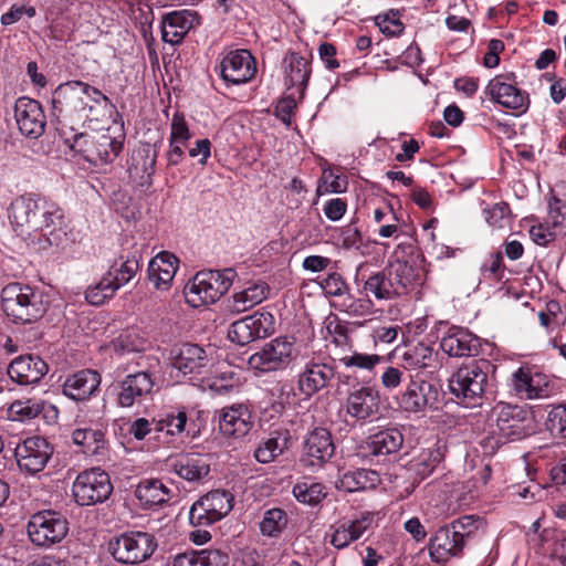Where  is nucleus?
Instances as JSON below:
<instances>
[{"instance_id": "nucleus-38", "label": "nucleus", "mask_w": 566, "mask_h": 566, "mask_svg": "<svg viewBox=\"0 0 566 566\" xmlns=\"http://www.w3.org/2000/svg\"><path fill=\"white\" fill-rule=\"evenodd\" d=\"M179 268L178 258L167 251L149 261L148 279L157 290H168Z\"/></svg>"}, {"instance_id": "nucleus-3", "label": "nucleus", "mask_w": 566, "mask_h": 566, "mask_svg": "<svg viewBox=\"0 0 566 566\" xmlns=\"http://www.w3.org/2000/svg\"><path fill=\"white\" fill-rule=\"evenodd\" d=\"M491 367L490 361L485 359L461 366L449 379L451 394L465 406L480 405L489 384Z\"/></svg>"}, {"instance_id": "nucleus-32", "label": "nucleus", "mask_w": 566, "mask_h": 566, "mask_svg": "<svg viewBox=\"0 0 566 566\" xmlns=\"http://www.w3.org/2000/svg\"><path fill=\"white\" fill-rule=\"evenodd\" d=\"M441 349L450 357H469L479 353V338L462 327H450L440 342Z\"/></svg>"}, {"instance_id": "nucleus-25", "label": "nucleus", "mask_w": 566, "mask_h": 566, "mask_svg": "<svg viewBox=\"0 0 566 566\" xmlns=\"http://www.w3.org/2000/svg\"><path fill=\"white\" fill-rule=\"evenodd\" d=\"M154 385V377L148 371L128 374L119 382L118 405L123 408H129L135 403H140L144 398L151 394Z\"/></svg>"}, {"instance_id": "nucleus-14", "label": "nucleus", "mask_w": 566, "mask_h": 566, "mask_svg": "<svg viewBox=\"0 0 566 566\" xmlns=\"http://www.w3.org/2000/svg\"><path fill=\"white\" fill-rule=\"evenodd\" d=\"M375 526V514L364 511L353 517H345L331 526L329 544L336 549H344L358 541Z\"/></svg>"}, {"instance_id": "nucleus-6", "label": "nucleus", "mask_w": 566, "mask_h": 566, "mask_svg": "<svg viewBox=\"0 0 566 566\" xmlns=\"http://www.w3.org/2000/svg\"><path fill=\"white\" fill-rule=\"evenodd\" d=\"M298 356V349L293 337L281 336L273 338L252 354L248 359L251 369L259 373H271L286 369Z\"/></svg>"}, {"instance_id": "nucleus-2", "label": "nucleus", "mask_w": 566, "mask_h": 566, "mask_svg": "<svg viewBox=\"0 0 566 566\" xmlns=\"http://www.w3.org/2000/svg\"><path fill=\"white\" fill-rule=\"evenodd\" d=\"M1 307L14 324H32L43 317L48 310L42 292L34 287L13 282L1 291Z\"/></svg>"}, {"instance_id": "nucleus-26", "label": "nucleus", "mask_w": 566, "mask_h": 566, "mask_svg": "<svg viewBox=\"0 0 566 566\" xmlns=\"http://www.w3.org/2000/svg\"><path fill=\"white\" fill-rule=\"evenodd\" d=\"M439 391L426 380H410L406 390L398 397V405L408 412H419L438 402Z\"/></svg>"}, {"instance_id": "nucleus-39", "label": "nucleus", "mask_w": 566, "mask_h": 566, "mask_svg": "<svg viewBox=\"0 0 566 566\" xmlns=\"http://www.w3.org/2000/svg\"><path fill=\"white\" fill-rule=\"evenodd\" d=\"M270 286L263 281L248 282L231 296L230 310L234 313L245 312L261 304L269 297Z\"/></svg>"}, {"instance_id": "nucleus-40", "label": "nucleus", "mask_w": 566, "mask_h": 566, "mask_svg": "<svg viewBox=\"0 0 566 566\" xmlns=\"http://www.w3.org/2000/svg\"><path fill=\"white\" fill-rule=\"evenodd\" d=\"M403 446V434L397 428H387L380 430L366 441V449L369 454L375 457H386L396 454Z\"/></svg>"}, {"instance_id": "nucleus-41", "label": "nucleus", "mask_w": 566, "mask_h": 566, "mask_svg": "<svg viewBox=\"0 0 566 566\" xmlns=\"http://www.w3.org/2000/svg\"><path fill=\"white\" fill-rule=\"evenodd\" d=\"M229 554L221 549L188 551L172 559V566H228Z\"/></svg>"}, {"instance_id": "nucleus-18", "label": "nucleus", "mask_w": 566, "mask_h": 566, "mask_svg": "<svg viewBox=\"0 0 566 566\" xmlns=\"http://www.w3.org/2000/svg\"><path fill=\"white\" fill-rule=\"evenodd\" d=\"M485 93L501 106L517 115L524 114L530 106L528 94L516 86L509 75H497L489 81Z\"/></svg>"}, {"instance_id": "nucleus-64", "label": "nucleus", "mask_w": 566, "mask_h": 566, "mask_svg": "<svg viewBox=\"0 0 566 566\" xmlns=\"http://www.w3.org/2000/svg\"><path fill=\"white\" fill-rule=\"evenodd\" d=\"M406 369L398 366H387L380 375V384L386 390L397 389L405 380Z\"/></svg>"}, {"instance_id": "nucleus-1", "label": "nucleus", "mask_w": 566, "mask_h": 566, "mask_svg": "<svg viewBox=\"0 0 566 566\" xmlns=\"http://www.w3.org/2000/svg\"><path fill=\"white\" fill-rule=\"evenodd\" d=\"M8 218L13 231L24 238L43 235L50 244L55 241V230L63 223V212L45 199L25 193L10 203Z\"/></svg>"}, {"instance_id": "nucleus-20", "label": "nucleus", "mask_w": 566, "mask_h": 566, "mask_svg": "<svg viewBox=\"0 0 566 566\" xmlns=\"http://www.w3.org/2000/svg\"><path fill=\"white\" fill-rule=\"evenodd\" d=\"M219 67L222 80L231 85L245 84L256 73L255 60L248 50L228 52L222 57Z\"/></svg>"}, {"instance_id": "nucleus-49", "label": "nucleus", "mask_w": 566, "mask_h": 566, "mask_svg": "<svg viewBox=\"0 0 566 566\" xmlns=\"http://www.w3.org/2000/svg\"><path fill=\"white\" fill-rule=\"evenodd\" d=\"M138 270L139 263L136 258L133 256L126 260L120 258L119 260L114 261L104 275L108 277L117 291L127 284L136 275Z\"/></svg>"}, {"instance_id": "nucleus-42", "label": "nucleus", "mask_w": 566, "mask_h": 566, "mask_svg": "<svg viewBox=\"0 0 566 566\" xmlns=\"http://www.w3.org/2000/svg\"><path fill=\"white\" fill-rule=\"evenodd\" d=\"M285 83L289 87H297L304 91L311 75L310 62L306 57L291 52L283 60Z\"/></svg>"}, {"instance_id": "nucleus-9", "label": "nucleus", "mask_w": 566, "mask_h": 566, "mask_svg": "<svg viewBox=\"0 0 566 566\" xmlns=\"http://www.w3.org/2000/svg\"><path fill=\"white\" fill-rule=\"evenodd\" d=\"M490 420L500 434L511 440H518L532 429V415L523 406L497 402L491 410Z\"/></svg>"}, {"instance_id": "nucleus-37", "label": "nucleus", "mask_w": 566, "mask_h": 566, "mask_svg": "<svg viewBox=\"0 0 566 566\" xmlns=\"http://www.w3.org/2000/svg\"><path fill=\"white\" fill-rule=\"evenodd\" d=\"M101 384V376L92 369H83L69 376L63 384V395L75 400L88 399Z\"/></svg>"}, {"instance_id": "nucleus-61", "label": "nucleus", "mask_w": 566, "mask_h": 566, "mask_svg": "<svg viewBox=\"0 0 566 566\" xmlns=\"http://www.w3.org/2000/svg\"><path fill=\"white\" fill-rule=\"evenodd\" d=\"M546 427L552 433L566 439V406H556L548 412Z\"/></svg>"}, {"instance_id": "nucleus-33", "label": "nucleus", "mask_w": 566, "mask_h": 566, "mask_svg": "<svg viewBox=\"0 0 566 566\" xmlns=\"http://www.w3.org/2000/svg\"><path fill=\"white\" fill-rule=\"evenodd\" d=\"M169 471L188 482H201L210 473V461L201 454H181L167 461Z\"/></svg>"}, {"instance_id": "nucleus-58", "label": "nucleus", "mask_w": 566, "mask_h": 566, "mask_svg": "<svg viewBox=\"0 0 566 566\" xmlns=\"http://www.w3.org/2000/svg\"><path fill=\"white\" fill-rule=\"evenodd\" d=\"M546 222L559 233H566V200L552 197L548 203Z\"/></svg>"}, {"instance_id": "nucleus-51", "label": "nucleus", "mask_w": 566, "mask_h": 566, "mask_svg": "<svg viewBox=\"0 0 566 566\" xmlns=\"http://www.w3.org/2000/svg\"><path fill=\"white\" fill-rule=\"evenodd\" d=\"M294 497L303 504L317 505L326 496L325 486L319 482L304 480L293 486Z\"/></svg>"}, {"instance_id": "nucleus-28", "label": "nucleus", "mask_w": 566, "mask_h": 566, "mask_svg": "<svg viewBox=\"0 0 566 566\" xmlns=\"http://www.w3.org/2000/svg\"><path fill=\"white\" fill-rule=\"evenodd\" d=\"M511 386L517 397L532 400L545 398L549 395V385L546 376L532 373L528 368L520 367L512 375Z\"/></svg>"}, {"instance_id": "nucleus-13", "label": "nucleus", "mask_w": 566, "mask_h": 566, "mask_svg": "<svg viewBox=\"0 0 566 566\" xmlns=\"http://www.w3.org/2000/svg\"><path fill=\"white\" fill-rule=\"evenodd\" d=\"M332 433L322 427L313 429L304 441L301 464L311 472L322 469L334 455Z\"/></svg>"}, {"instance_id": "nucleus-31", "label": "nucleus", "mask_w": 566, "mask_h": 566, "mask_svg": "<svg viewBox=\"0 0 566 566\" xmlns=\"http://www.w3.org/2000/svg\"><path fill=\"white\" fill-rule=\"evenodd\" d=\"M252 413L244 403L224 407L219 415V429L228 437H244L252 428Z\"/></svg>"}, {"instance_id": "nucleus-43", "label": "nucleus", "mask_w": 566, "mask_h": 566, "mask_svg": "<svg viewBox=\"0 0 566 566\" xmlns=\"http://www.w3.org/2000/svg\"><path fill=\"white\" fill-rule=\"evenodd\" d=\"M380 479L376 471L356 469L344 473L336 482V488L346 492H359L377 486Z\"/></svg>"}, {"instance_id": "nucleus-19", "label": "nucleus", "mask_w": 566, "mask_h": 566, "mask_svg": "<svg viewBox=\"0 0 566 566\" xmlns=\"http://www.w3.org/2000/svg\"><path fill=\"white\" fill-rule=\"evenodd\" d=\"M14 118L20 133L36 139L45 130L46 117L42 105L30 97L21 96L14 103Z\"/></svg>"}, {"instance_id": "nucleus-5", "label": "nucleus", "mask_w": 566, "mask_h": 566, "mask_svg": "<svg viewBox=\"0 0 566 566\" xmlns=\"http://www.w3.org/2000/svg\"><path fill=\"white\" fill-rule=\"evenodd\" d=\"M234 276L233 269L198 272L186 287L187 303L192 307L216 303L231 287Z\"/></svg>"}, {"instance_id": "nucleus-52", "label": "nucleus", "mask_w": 566, "mask_h": 566, "mask_svg": "<svg viewBox=\"0 0 566 566\" xmlns=\"http://www.w3.org/2000/svg\"><path fill=\"white\" fill-rule=\"evenodd\" d=\"M44 405L38 399H24L13 401L9 409V417L14 421H28L34 419L43 411Z\"/></svg>"}, {"instance_id": "nucleus-10", "label": "nucleus", "mask_w": 566, "mask_h": 566, "mask_svg": "<svg viewBox=\"0 0 566 566\" xmlns=\"http://www.w3.org/2000/svg\"><path fill=\"white\" fill-rule=\"evenodd\" d=\"M112 491L109 475L95 468L78 473L72 485L73 497L81 506L102 503L109 497Z\"/></svg>"}, {"instance_id": "nucleus-22", "label": "nucleus", "mask_w": 566, "mask_h": 566, "mask_svg": "<svg viewBox=\"0 0 566 566\" xmlns=\"http://www.w3.org/2000/svg\"><path fill=\"white\" fill-rule=\"evenodd\" d=\"M158 157V150L148 143L140 144L133 149L128 160L129 179L140 188L153 185V175Z\"/></svg>"}, {"instance_id": "nucleus-63", "label": "nucleus", "mask_w": 566, "mask_h": 566, "mask_svg": "<svg viewBox=\"0 0 566 566\" xmlns=\"http://www.w3.org/2000/svg\"><path fill=\"white\" fill-rule=\"evenodd\" d=\"M323 179L324 184L319 185L316 190L318 196L325 193H340L346 190L347 182L345 178L334 175L332 171H324Z\"/></svg>"}, {"instance_id": "nucleus-29", "label": "nucleus", "mask_w": 566, "mask_h": 566, "mask_svg": "<svg viewBox=\"0 0 566 566\" xmlns=\"http://www.w3.org/2000/svg\"><path fill=\"white\" fill-rule=\"evenodd\" d=\"M209 358L206 350L197 344H182L171 359V367L176 371L175 377L201 374L208 365Z\"/></svg>"}, {"instance_id": "nucleus-21", "label": "nucleus", "mask_w": 566, "mask_h": 566, "mask_svg": "<svg viewBox=\"0 0 566 566\" xmlns=\"http://www.w3.org/2000/svg\"><path fill=\"white\" fill-rule=\"evenodd\" d=\"M201 24V15L190 9H181L163 14L160 21L161 39L165 43L178 45L190 30Z\"/></svg>"}, {"instance_id": "nucleus-11", "label": "nucleus", "mask_w": 566, "mask_h": 566, "mask_svg": "<svg viewBox=\"0 0 566 566\" xmlns=\"http://www.w3.org/2000/svg\"><path fill=\"white\" fill-rule=\"evenodd\" d=\"M157 548L155 536L146 532H128L111 542L113 557L124 564H139L148 559Z\"/></svg>"}, {"instance_id": "nucleus-17", "label": "nucleus", "mask_w": 566, "mask_h": 566, "mask_svg": "<svg viewBox=\"0 0 566 566\" xmlns=\"http://www.w3.org/2000/svg\"><path fill=\"white\" fill-rule=\"evenodd\" d=\"M53 454V446L42 437L27 438L15 448V459L21 471L29 474L41 472Z\"/></svg>"}, {"instance_id": "nucleus-34", "label": "nucleus", "mask_w": 566, "mask_h": 566, "mask_svg": "<svg viewBox=\"0 0 566 566\" xmlns=\"http://www.w3.org/2000/svg\"><path fill=\"white\" fill-rule=\"evenodd\" d=\"M125 140V134L118 129L117 134L107 128L106 132L96 134L92 150H88V163L104 165L112 163L120 153Z\"/></svg>"}, {"instance_id": "nucleus-53", "label": "nucleus", "mask_w": 566, "mask_h": 566, "mask_svg": "<svg viewBox=\"0 0 566 566\" xmlns=\"http://www.w3.org/2000/svg\"><path fill=\"white\" fill-rule=\"evenodd\" d=\"M485 221L493 229H504L512 222V212L509 203L497 202L483 210Z\"/></svg>"}, {"instance_id": "nucleus-59", "label": "nucleus", "mask_w": 566, "mask_h": 566, "mask_svg": "<svg viewBox=\"0 0 566 566\" xmlns=\"http://www.w3.org/2000/svg\"><path fill=\"white\" fill-rule=\"evenodd\" d=\"M61 136L64 138L65 143L69 147L83 156V158L88 161V150H92L93 142L95 135H90L86 133H76L71 137L66 136V132L63 127L59 128Z\"/></svg>"}, {"instance_id": "nucleus-7", "label": "nucleus", "mask_w": 566, "mask_h": 566, "mask_svg": "<svg viewBox=\"0 0 566 566\" xmlns=\"http://www.w3.org/2000/svg\"><path fill=\"white\" fill-rule=\"evenodd\" d=\"M51 103L52 114L63 128L66 120L74 118L83 120L88 117L87 111L93 109V106L84 101L81 81L60 84L52 93Z\"/></svg>"}, {"instance_id": "nucleus-45", "label": "nucleus", "mask_w": 566, "mask_h": 566, "mask_svg": "<svg viewBox=\"0 0 566 566\" xmlns=\"http://www.w3.org/2000/svg\"><path fill=\"white\" fill-rule=\"evenodd\" d=\"M135 495L142 505L150 509L167 502L169 490L158 479H145L138 483Z\"/></svg>"}, {"instance_id": "nucleus-57", "label": "nucleus", "mask_w": 566, "mask_h": 566, "mask_svg": "<svg viewBox=\"0 0 566 566\" xmlns=\"http://www.w3.org/2000/svg\"><path fill=\"white\" fill-rule=\"evenodd\" d=\"M480 271L485 280L501 281L505 272L502 252L490 253L483 261Z\"/></svg>"}, {"instance_id": "nucleus-16", "label": "nucleus", "mask_w": 566, "mask_h": 566, "mask_svg": "<svg viewBox=\"0 0 566 566\" xmlns=\"http://www.w3.org/2000/svg\"><path fill=\"white\" fill-rule=\"evenodd\" d=\"M155 433L164 438L166 443L195 436V422L188 418L184 406L166 410L154 418Z\"/></svg>"}, {"instance_id": "nucleus-23", "label": "nucleus", "mask_w": 566, "mask_h": 566, "mask_svg": "<svg viewBox=\"0 0 566 566\" xmlns=\"http://www.w3.org/2000/svg\"><path fill=\"white\" fill-rule=\"evenodd\" d=\"M335 377L332 365L310 360L297 375V389L306 398H310L326 388Z\"/></svg>"}, {"instance_id": "nucleus-12", "label": "nucleus", "mask_w": 566, "mask_h": 566, "mask_svg": "<svg viewBox=\"0 0 566 566\" xmlns=\"http://www.w3.org/2000/svg\"><path fill=\"white\" fill-rule=\"evenodd\" d=\"M234 496L227 490H213L196 501L189 511V521L195 526L219 522L233 509Z\"/></svg>"}, {"instance_id": "nucleus-48", "label": "nucleus", "mask_w": 566, "mask_h": 566, "mask_svg": "<svg viewBox=\"0 0 566 566\" xmlns=\"http://www.w3.org/2000/svg\"><path fill=\"white\" fill-rule=\"evenodd\" d=\"M363 289L366 295L371 294L377 300H392L399 296L388 271L371 274L365 281Z\"/></svg>"}, {"instance_id": "nucleus-46", "label": "nucleus", "mask_w": 566, "mask_h": 566, "mask_svg": "<svg viewBox=\"0 0 566 566\" xmlns=\"http://www.w3.org/2000/svg\"><path fill=\"white\" fill-rule=\"evenodd\" d=\"M73 442L88 455H103L106 448L105 433L99 428H77L72 433Z\"/></svg>"}, {"instance_id": "nucleus-24", "label": "nucleus", "mask_w": 566, "mask_h": 566, "mask_svg": "<svg viewBox=\"0 0 566 566\" xmlns=\"http://www.w3.org/2000/svg\"><path fill=\"white\" fill-rule=\"evenodd\" d=\"M322 290L329 296L343 297L339 308L349 315H363L368 313L371 302L363 298H355L348 294V286L343 276L337 272L328 273L319 282Z\"/></svg>"}, {"instance_id": "nucleus-54", "label": "nucleus", "mask_w": 566, "mask_h": 566, "mask_svg": "<svg viewBox=\"0 0 566 566\" xmlns=\"http://www.w3.org/2000/svg\"><path fill=\"white\" fill-rule=\"evenodd\" d=\"M116 289L108 280L107 276L103 277L96 283L87 287L85 291V300L95 306H99L105 303L106 300L114 296Z\"/></svg>"}, {"instance_id": "nucleus-44", "label": "nucleus", "mask_w": 566, "mask_h": 566, "mask_svg": "<svg viewBox=\"0 0 566 566\" xmlns=\"http://www.w3.org/2000/svg\"><path fill=\"white\" fill-rule=\"evenodd\" d=\"M289 431H273L254 451V458L260 463H270L281 455L290 442Z\"/></svg>"}, {"instance_id": "nucleus-8", "label": "nucleus", "mask_w": 566, "mask_h": 566, "mask_svg": "<svg viewBox=\"0 0 566 566\" xmlns=\"http://www.w3.org/2000/svg\"><path fill=\"white\" fill-rule=\"evenodd\" d=\"M27 531L34 545L50 547L65 538L69 533V522L61 513L44 510L31 515Z\"/></svg>"}, {"instance_id": "nucleus-60", "label": "nucleus", "mask_w": 566, "mask_h": 566, "mask_svg": "<svg viewBox=\"0 0 566 566\" xmlns=\"http://www.w3.org/2000/svg\"><path fill=\"white\" fill-rule=\"evenodd\" d=\"M191 138V133L184 114L175 113L170 123L169 143L185 144Z\"/></svg>"}, {"instance_id": "nucleus-4", "label": "nucleus", "mask_w": 566, "mask_h": 566, "mask_svg": "<svg viewBox=\"0 0 566 566\" xmlns=\"http://www.w3.org/2000/svg\"><path fill=\"white\" fill-rule=\"evenodd\" d=\"M387 271L399 296L421 285L423 269L416 247L411 242L398 243L392 251Z\"/></svg>"}, {"instance_id": "nucleus-55", "label": "nucleus", "mask_w": 566, "mask_h": 566, "mask_svg": "<svg viewBox=\"0 0 566 566\" xmlns=\"http://www.w3.org/2000/svg\"><path fill=\"white\" fill-rule=\"evenodd\" d=\"M333 237L337 239V242L345 250L358 249L361 244V233L355 226V222H349L344 227L333 228Z\"/></svg>"}, {"instance_id": "nucleus-62", "label": "nucleus", "mask_w": 566, "mask_h": 566, "mask_svg": "<svg viewBox=\"0 0 566 566\" xmlns=\"http://www.w3.org/2000/svg\"><path fill=\"white\" fill-rule=\"evenodd\" d=\"M208 387L214 394L226 395L232 392L238 387V378L232 371L221 373L208 382Z\"/></svg>"}, {"instance_id": "nucleus-30", "label": "nucleus", "mask_w": 566, "mask_h": 566, "mask_svg": "<svg viewBox=\"0 0 566 566\" xmlns=\"http://www.w3.org/2000/svg\"><path fill=\"white\" fill-rule=\"evenodd\" d=\"M48 371V364L36 355L19 356L8 367L9 377L19 385L36 384Z\"/></svg>"}, {"instance_id": "nucleus-36", "label": "nucleus", "mask_w": 566, "mask_h": 566, "mask_svg": "<svg viewBox=\"0 0 566 566\" xmlns=\"http://www.w3.org/2000/svg\"><path fill=\"white\" fill-rule=\"evenodd\" d=\"M443 458V448L439 443L422 449L413 457L408 463V471L415 475V480L410 489H407V494H410L420 481L428 478L442 462Z\"/></svg>"}, {"instance_id": "nucleus-15", "label": "nucleus", "mask_w": 566, "mask_h": 566, "mask_svg": "<svg viewBox=\"0 0 566 566\" xmlns=\"http://www.w3.org/2000/svg\"><path fill=\"white\" fill-rule=\"evenodd\" d=\"M274 332V317L271 313H253L231 324L228 337L232 343L247 345L265 338Z\"/></svg>"}, {"instance_id": "nucleus-47", "label": "nucleus", "mask_w": 566, "mask_h": 566, "mask_svg": "<svg viewBox=\"0 0 566 566\" xmlns=\"http://www.w3.org/2000/svg\"><path fill=\"white\" fill-rule=\"evenodd\" d=\"M434 361L433 348L424 343L408 346L402 354L403 369H424L432 367Z\"/></svg>"}, {"instance_id": "nucleus-50", "label": "nucleus", "mask_w": 566, "mask_h": 566, "mask_svg": "<svg viewBox=\"0 0 566 566\" xmlns=\"http://www.w3.org/2000/svg\"><path fill=\"white\" fill-rule=\"evenodd\" d=\"M287 523V513L282 509L273 507L263 513L259 527L263 536L279 537L286 528Z\"/></svg>"}, {"instance_id": "nucleus-56", "label": "nucleus", "mask_w": 566, "mask_h": 566, "mask_svg": "<svg viewBox=\"0 0 566 566\" xmlns=\"http://www.w3.org/2000/svg\"><path fill=\"white\" fill-rule=\"evenodd\" d=\"M384 360L382 356L377 354H363L354 352L352 355H346L339 358V361L347 368H357L365 370H373L375 366Z\"/></svg>"}, {"instance_id": "nucleus-27", "label": "nucleus", "mask_w": 566, "mask_h": 566, "mask_svg": "<svg viewBox=\"0 0 566 566\" xmlns=\"http://www.w3.org/2000/svg\"><path fill=\"white\" fill-rule=\"evenodd\" d=\"M464 535L451 526L440 527L429 542V554L432 560L444 563L461 554L464 547Z\"/></svg>"}, {"instance_id": "nucleus-35", "label": "nucleus", "mask_w": 566, "mask_h": 566, "mask_svg": "<svg viewBox=\"0 0 566 566\" xmlns=\"http://www.w3.org/2000/svg\"><path fill=\"white\" fill-rule=\"evenodd\" d=\"M379 394L369 386H361L349 392L346 399V412L356 420H366L378 411Z\"/></svg>"}]
</instances>
